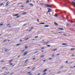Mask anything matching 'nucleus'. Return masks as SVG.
I'll return each mask as SVG.
<instances>
[{"label":"nucleus","instance_id":"obj_1","mask_svg":"<svg viewBox=\"0 0 75 75\" xmlns=\"http://www.w3.org/2000/svg\"><path fill=\"white\" fill-rule=\"evenodd\" d=\"M44 6H45L46 7H49L51 8L52 7L51 5H49L48 4H45Z\"/></svg>","mask_w":75,"mask_h":75},{"label":"nucleus","instance_id":"obj_2","mask_svg":"<svg viewBox=\"0 0 75 75\" xmlns=\"http://www.w3.org/2000/svg\"><path fill=\"white\" fill-rule=\"evenodd\" d=\"M47 9L48 10V11H47V13H48L49 12H51L52 11V10L50 8H47Z\"/></svg>","mask_w":75,"mask_h":75},{"label":"nucleus","instance_id":"obj_3","mask_svg":"<svg viewBox=\"0 0 75 75\" xmlns=\"http://www.w3.org/2000/svg\"><path fill=\"white\" fill-rule=\"evenodd\" d=\"M33 29H34V27H32L31 28V29L29 30V32H30V31H32Z\"/></svg>","mask_w":75,"mask_h":75},{"label":"nucleus","instance_id":"obj_4","mask_svg":"<svg viewBox=\"0 0 75 75\" xmlns=\"http://www.w3.org/2000/svg\"><path fill=\"white\" fill-rule=\"evenodd\" d=\"M54 16L56 17H58V16L57 15V13H55Z\"/></svg>","mask_w":75,"mask_h":75},{"label":"nucleus","instance_id":"obj_5","mask_svg":"<svg viewBox=\"0 0 75 75\" xmlns=\"http://www.w3.org/2000/svg\"><path fill=\"white\" fill-rule=\"evenodd\" d=\"M8 3H9V1H8L6 3V6H8Z\"/></svg>","mask_w":75,"mask_h":75},{"label":"nucleus","instance_id":"obj_6","mask_svg":"<svg viewBox=\"0 0 75 75\" xmlns=\"http://www.w3.org/2000/svg\"><path fill=\"white\" fill-rule=\"evenodd\" d=\"M27 54V52H25L24 53V54H23V56H25V55H26V54Z\"/></svg>","mask_w":75,"mask_h":75},{"label":"nucleus","instance_id":"obj_7","mask_svg":"<svg viewBox=\"0 0 75 75\" xmlns=\"http://www.w3.org/2000/svg\"><path fill=\"white\" fill-rule=\"evenodd\" d=\"M75 48H71L70 49V51H74V50H75Z\"/></svg>","mask_w":75,"mask_h":75},{"label":"nucleus","instance_id":"obj_8","mask_svg":"<svg viewBox=\"0 0 75 75\" xmlns=\"http://www.w3.org/2000/svg\"><path fill=\"white\" fill-rule=\"evenodd\" d=\"M59 30H64V29L62 28H58Z\"/></svg>","mask_w":75,"mask_h":75},{"label":"nucleus","instance_id":"obj_9","mask_svg":"<svg viewBox=\"0 0 75 75\" xmlns=\"http://www.w3.org/2000/svg\"><path fill=\"white\" fill-rule=\"evenodd\" d=\"M57 55V54H53L52 55V57H55V56H54V55Z\"/></svg>","mask_w":75,"mask_h":75},{"label":"nucleus","instance_id":"obj_10","mask_svg":"<svg viewBox=\"0 0 75 75\" xmlns=\"http://www.w3.org/2000/svg\"><path fill=\"white\" fill-rule=\"evenodd\" d=\"M68 44L67 43H63L62 44V45H67Z\"/></svg>","mask_w":75,"mask_h":75},{"label":"nucleus","instance_id":"obj_11","mask_svg":"<svg viewBox=\"0 0 75 75\" xmlns=\"http://www.w3.org/2000/svg\"><path fill=\"white\" fill-rule=\"evenodd\" d=\"M28 61V59H27L25 62L24 63H27V62Z\"/></svg>","mask_w":75,"mask_h":75},{"label":"nucleus","instance_id":"obj_12","mask_svg":"<svg viewBox=\"0 0 75 75\" xmlns=\"http://www.w3.org/2000/svg\"><path fill=\"white\" fill-rule=\"evenodd\" d=\"M43 57H44V55H42L40 57V58H42Z\"/></svg>","mask_w":75,"mask_h":75},{"label":"nucleus","instance_id":"obj_13","mask_svg":"<svg viewBox=\"0 0 75 75\" xmlns=\"http://www.w3.org/2000/svg\"><path fill=\"white\" fill-rule=\"evenodd\" d=\"M27 14V12H24V13H22V14H23V15H25Z\"/></svg>","mask_w":75,"mask_h":75},{"label":"nucleus","instance_id":"obj_14","mask_svg":"<svg viewBox=\"0 0 75 75\" xmlns=\"http://www.w3.org/2000/svg\"><path fill=\"white\" fill-rule=\"evenodd\" d=\"M56 50H57V48H56L54 50H53L52 51H56Z\"/></svg>","mask_w":75,"mask_h":75},{"label":"nucleus","instance_id":"obj_15","mask_svg":"<svg viewBox=\"0 0 75 75\" xmlns=\"http://www.w3.org/2000/svg\"><path fill=\"white\" fill-rule=\"evenodd\" d=\"M45 23H39V24H44Z\"/></svg>","mask_w":75,"mask_h":75},{"label":"nucleus","instance_id":"obj_16","mask_svg":"<svg viewBox=\"0 0 75 75\" xmlns=\"http://www.w3.org/2000/svg\"><path fill=\"white\" fill-rule=\"evenodd\" d=\"M6 68V67H2V68H1V69H5V68Z\"/></svg>","mask_w":75,"mask_h":75},{"label":"nucleus","instance_id":"obj_17","mask_svg":"<svg viewBox=\"0 0 75 75\" xmlns=\"http://www.w3.org/2000/svg\"><path fill=\"white\" fill-rule=\"evenodd\" d=\"M3 4H4V3H1V4H0V6H3Z\"/></svg>","mask_w":75,"mask_h":75},{"label":"nucleus","instance_id":"obj_18","mask_svg":"<svg viewBox=\"0 0 75 75\" xmlns=\"http://www.w3.org/2000/svg\"><path fill=\"white\" fill-rule=\"evenodd\" d=\"M54 24L55 25H57V26L58 25V23H57L55 22H54Z\"/></svg>","mask_w":75,"mask_h":75},{"label":"nucleus","instance_id":"obj_19","mask_svg":"<svg viewBox=\"0 0 75 75\" xmlns=\"http://www.w3.org/2000/svg\"><path fill=\"white\" fill-rule=\"evenodd\" d=\"M30 6H34V5L30 3Z\"/></svg>","mask_w":75,"mask_h":75},{"label":"nucleus","instance_id":"obj_20","mask_svg":"<svg viewBox=\"0 0 75 75\" xmlns=\"http://www.w3.org/2000/svg\"><path fill=\"white\" fill-rule=\"evenodd\" d=\"M18 15V13H17V14L15 15H13V16H17Z\"/></svg>","mask_w":75,"mask_h":75},{"label":"nucleus","instance_id":"obj_21","mask_svg":"<svg viewBox=\"0 0 75 75\" xmlns=\"http://www.w3.org/2000/svg\"><path fill=\"white\" fill-rule=\"evenodd\" d=\"M4 62V60H1L0 61V62L1 63H2L3 62Z\"/></svg>","mask_w":75,"mask_h":75},{"label":"nucleus","instance_id":"obj_22","mask_svg":"<svg viewBox=\"0 0 75 75\" xmlns=\"http://www.w3.org/2000/svg\"><path fill=\"white\" fill-rule=\"evenodd\" d=\"M21 44H18L16 45V46H19V45H20Z\"/></svg>","mask_w":75,"mask_h":75},{"label":"nucleus","instance_id":"obj_23","mask_svg":"<svg viewBox=\"0 0 75 75\" xmlns=\"http://www.w3.org/2000/svg\"><path fill=\"white\" fill-rule=\"evenodd\" d=\"M47 69H46L43 71V72H46V71H47Z\"/></svg>","mask_w":75,"mask_h":75},{"label":"nucleus","instance_id":"obj_24","mask_svg":"<svg viewBox=\"0 0 75 75\" xmlns=\"http://www.w3.org/2000/svg\"><path fill=\"white\" fill-rule=\"evenodd\" d=\"M25 48L26 49H27V48H28V47L27 46H25Z\"/></svg>","mask_w":75,"mask_h":75},{"label":"nucleus","instance_id":"obj_25","mask_svg":"<svg viewBox=\"0 0 75 75\" xmlns=\"http://www.w3.org/2000/svg\"><path fill=\"white\" fill-rule=\"evenodd\" d=\"M31 71H30V72H28V73H27V74H31Z\"/></svg>","mask_w":75,"mask_h":75},{"label":"nucleus","instance_id":"obj_26","mask_svg":"<svg viewBox=\"0 0 75 75\" xmlns=\"http://www.w3.org/2000/svg\"><path fill=\"white\" fill-rule=\"evenodd\" d=\"M72 3L73 4H74V5H75V2H72Z\"/></svg>","mask_w":75,"mask_h":75},{"label":"nucleus","instance_id":"obj_27","mask_svg":"<svg viewBox=\"0 0 75 75\" xmlns=\"http://www.w3.org/2000/svg\"><path fill=\"white\" fill-rule=\"evenodd\" d=\"M45 27H49V25H45L44 26Z\"/></svg>","mask_w":75,"mask_h":75},{"label":"nucleus","instance_id":"obj_28","mask_svg":"<svg viewBox=\"0 0 75 75\" xmlns=\"http://www.w3.org/2000/svg\"><path fill=\"white\" fill-rule=\"evenodd\" d=\"M38 36H35V38H38Z\"/></svg>","mask_w":75,"mask_h":75},{"label":"nucleus","instance_id":"obj_29","mask_svg":"<svg viewBox=\"0 0 75 75\" xmlns=\"http://www.w3.org/2000/svg\"><path fill=\"white\" fill-rule=\"evenodd\" d=\"M29 0H27V1L26 2V3H29Z\"/></svg>","mask_w":75,"mask_h":75},{"label":"nucleus","instance_id":"obj_30","mask_svg":"<svg viewBox=\"0 0 75 75\" xmlns=\"http://www.w3.org/2000/svg\"><path fill=\"white\" fill-rule=\"evenodd\" d=\"M52 59V58H50L49 59H48L50 61V60H51V59Z\"/></svg>","mask_w":75,"mask_h":75},{"label":"nucleus","instance_id":"obj_31","mask_svg":"<svg viewBox=\"0 0 75 75\" xmlns=\"http://www.w3.org/2000/svg\"><path fill=\"white\" fill-rule=\"evenodd\" d=\"M6 41H7V39H5L4 41H3V42H6Z\"/></svg>","mask_w":75,"mask_h":75},{"label":"nucleus","instance_id":"obj_32","mask_svg":"<svg viewBox=\"0 0 75 75\" xmlns=\"http://www.w3.org/2000/svg\"><path fill=\"white\" fill-rule=\"evenodd\" d=\"M37 52H38V51H37L35 52L34 53V54H36V53H37Z\"/></svg>","mask_w":75,"mask_h":75},{"label":"nucleus","instance_id":"obj_33","mask_svg":"<svg viewBox=\"0 0 75 75\" xmlns=\"http://www.w3.org/2000/svg\"><path fill=\"white\" fill-rule=\"evenodd\" d=\"M70 22H71V23H74V21H71Z\"/></svg>","mask_w":75,"mask_h":75},{"label":"nucleus","instance_id":"obj_34","mask_svg":"<svg viewBox=\"0 0 75 75\" xmlns=\"http://www.w3.org/2000/svg\"><path fill=\"white\" fill-rule=\"evenodd\" d=\"M63 35L64 36H67V35L65 34H63Z\"/></svg>","mask_w":75,"mask_h":75},{"label":"nucleus","instance_id":"obj_35","mask_svg":"<svg viewBox=\"0 0 75 75\" xmlns=\"http://www.w3.org/2000/svg\"><path fill=\"white\" fill-rule=\"evenodd\" d=\"M27 24L25 23V24L24 25H23V26H25V25H27Z\"/></svg>","mask_w":75,"mask_h":75},{"label":"nucleus","instance_id":"obj_36","mask_svg":"<svg viewBox=\"0 0 75 75\" xmlns=\"http://www.w3.org/2000/svg\"><path fill=\"white\" fill-rule=\"evenodd\" d=\"M64 67V66H61L60 67V68H61V69H62V68H63Z\"/></svg>","mask_w":75,"mask_h":75},{"label":"nucleus","instance_id":"obj_37","mask_svg":"<svg viewBox=\"0 0 75 75\" xmlns=\"http://www.w3.org/2000/svg\"><path fill=\"white\" fill-rule=\"evenodd\" d=\"M67 27H68L69 26V24H67Z\"/></svg>","mask_w":75,"mask_h":75},{"label":"nucleus","instance_id":"obj_38","mask_svg":"<svg viewBox=\"0 0 75 75\" xmlns=\"http://www.w3.org/2000/svg\"><path fill=\"white\" fill-rule=\"evenodd\" d=\"M8 49H6L5 50V51H8Z\"/></svg>","mask_w":75,"mask_h":75},{"label":"nucleus","instance_id":"obj_39","mask_svg":"<svg viewBox=\"0 0 75 75\" xmlns=\"http://www.w3.org/2000/svg\"><path fill=\"white\" fill-rule=\"evenodd\" d=\"M47 46L48 47H50V45H47Z\"/></svg>","mask_w":75,"mask_h":75},{"label":"nucleus","instance_id":"obj_40","mask_svg":"<svg viewBox=\"0 0 75 75\" xmlns=\"http://www.w3.org/2000/svg\"><path fill=\"white\" fill-rule=\"evenodd\" d=\"M37 21H38V22H39V19H37Z\"/></svg>","mask_w":75,"mask_h":75},{"label":"nucleus","instance_id":"obj_41","mask_svg":"<svg viewBox=\"0 0 75 75\" xmlns=\"http://www.w3.org/2000/svg\"><path fill=\"white\" fill-rule=\"evenodd\" d=\"M13 61V59H11V60H9V62H11V61Z\"/></svg>","mask_w":75,"mask_h":75},{"label":"nucleus","instance_id":"obj_42","mask_svg":"<svg viewBox=\"0 0 75 75\" xmlns=\"http://www.w3.org/2000/svg\"><path fill=\"white\" fill-rule=\"evenodd\" d=\"M18 17H20V16H18L16 17V18H18Z\"/></svg>","mask_w":75,"mask_h":75},{"label":"nucleus","instance_id":"obj_43","mask_svg":"<svg viewBox=\"0 0 75 75\" xmlns=\"http://www.w3.org/2000/svg\"><path fill=\"white\" fill-rule=\"evenodd\" d=\"M41 49H44V47H42V48H41Z\"/></svg>","mask_w":75,"mask_h":75},{"label":"nucleus","instance_id":"obj_44","mask_svg":"<svg viewBox=\"0 0 75 75\" xmlns=\"http://www.w3.org/2000/svg\"><path fill=\"white\" fill-rule=\"evenodd\" d=\"M3 25V24H0V25Z\"/></svg>","mask_w":75,"mask_h":75},{"label":"nucleus","instance_id":"obj_45","mask_svg":"<svg viewBox=\"0 0 75 75\" xmlns=\"http://www.w3.org/2000/svg\"><path fill=\"white\" fill-rule=\"evenodd\" d=\"M45 74H46V73H45L43 75H45Z\"/></svg>","mask_w":75,"mask_h":75},{"label":"nucleus","instance_id":"obj_46","mask_svg":"<svg viewBox=\"0 0 75 75\" xmlns=\"http://www.w3.org/2000/svg\"><path fill=\"white\" fill-rule=\"evenodd\" d=\"M35 59V58H33V60H34Z\"/></svg>","mask_w":75,"mask_h":75},{"label":"nucleus","instance_id":"obj_47","mask_svg":"<svg viewBox=\"0 0 75 75\" xmlns=\"http://www.w3.org/2000/svg\"><path fill=\"white\" fill-rule=\"evenodd\" d=\"M35 67H34V68H33V69H35Z\"/></svg>","mask_w":75,"mask_h":75},{"label":"nucleus","instance_id":"obj_48","mask_svg":"<svg viewBox=\"0 0 75 75\" xmlns=\"http://www.w3.org/2000/svg\"><path fill=\"white\" fill-rule=\"evenodd\" d=\"M29 39L28 38H27L26 39H25L26 40H28Z\"/></svg>","mask_w":75,"mask_h":75},{"label":"nucleus","instance_id":"obj_49","mask_svg":"<svg viewBox=\"0 0 75 75\" xmlns=\"http://www.w3.org/2000/svg\"><path fill=\"white\" fill-rule=\"evenodd\" d=\"M10 25V23L8 24V25H7V26H8V25Z\"/></svg>","mask_w":75,"mask_h":75},{"label":"nucleus","instance_id":"obj_50","mask_svg":"<svg viewBox=\"0 0 75 75\" xmlns=\"http://www.w3.org/2000/svg\"><path fill=\"white\" fill-rule=\"evenodd\" d=\"M13 63H11V64H10V65H13Z\"/></svg>","mask_w":75,"mask_h":75},{"label":"nucleus","instance_id":"obj_51","mask_svg":"<svg viewBox=\"0 0 75 75\" xmlns=\"http://www.w3.org/2000/svg\"><path fill=\"white\" fill-rule=\"evenodd\" d=\"M24 7V6H21V7Z\"/></svg>","mask_w":75,"mask_h":75},{"label":"nucleus","instance_id":"obj_52","mask_svg":"<svg viewBox=\"0 0 75 75\" xmlns=\"http://www.w3.org/2000/svg\"><path fill=\"white\" fill-rule=\"evenodd\" d=\"M56 55H59V54H56Z\"/></svg>","mask_w":75,"mask_h":75},{"label":"nucleus","instance_id":"obj_53","mask_svg":"<svg viewBox=\"0 0 75 75\" xmlns=\"http://www.w3.org/2000/svg\"><path fill=\"white\" fill-rule=\"evenodd\" d=\"M62 17H63V18H65V17L62 16Z\"/></svg>","mask_w":75,"mask_h":75},{"label":"nucleus","instance_id":"obj_54","mask_svg":"<svg viewBox=\"0 0 75 75\" xmlns=\"http://www.w3.org/2000/svg\"><path fill=\"white\" fill-rule=\"evenodd\" d=\"M68 61H66V63H68Z\"/></svg>","mask_w":75,"mask_h":75},{"label":"nucleus","instance_id":"obj_55","mask_svg":"<svg viewBox=\"0 0 75 75\" xmlns=\"http://www.w3.org/2000/svg\"><path fill=\"white\" fill-rule=\"evenodd\" d=\"M21 55L19 56L18 57V58H19V57H20Z\"/></svg>","mask_w":75,"mask_h":75},{"label":"nucleus","instance_id":"obj_56","mask_svg":"<svg viewBox=\"0 0 75 75\" xmlns=\"http://www.w3.org/2000/svg\"><path fill=\"white\" fill-rule=\"evenodd\" d=\"M41 52H44V50H42V51H41Z\"/></svg>","mask_w":75,"mask_h":75},{"label":"nucleus","instance_id":"obj_57","mask_svg":"<svg viewBox=\"0 0 75 75\" xmlns=\"http://www.w3.org/2000/svg\"><path fill=\"white\" fill-rule=\"evenodd\" d=\"M30 67H28L27 68H28V69H30Z\"/></svg>","mask_w":75,"mask_h":75},{"label":"nucleus","instance_id":"obj_58","mask_svg":"<svg viewBox=\"0 0 75 75\" xmlns=\"http://www.w3.org/2000/svg\"><path fill=\"white\" fill-rule=\"evenodd\" d=\"M42 4V5H44V4Z\"/></svg>","mask_w":75,"mask_h":75},{"label":"nucleus","instance_id":"obj_59","mask_svg":"<svg viewBox=\"0 0 75 75\" xmlns=\"http://www.w3.org/2000/svg\"><path fill=\"white\" fill-rule=\"evenodd\" d=\"M9 73V72L8 73H7L6 74H8Z\"/></svg>","mask_w":75,"mask_h":75},{"label":"nucleus","instance_id":"obj_60","mask_svg":"<svg viewBox=\"0 0 75 75\" xmlns=\"http://www.w3.org/2000/svg\"><path fill=\"white\" fill-rule=\"evenodd\" d=\"M14 65H13L12 67H14Z\"/></svg>","mask_w":75,"mask_h":75},{"label":"nucleus","instance_id":"obj_61","mask_svg":"<svg viewBox=\"0 0 75 75\" xmlns=\"http://www.w3.org/2000/svg\"><path fill=\"white\" fill-rule=\"evenodd\" d=\"M30 24L29 23L28 24V25H29Z\"/></svg>","mask_w":75,"mask_h":75},{"label":"nucleus","instance_id":"obj_62","mask_svg":"<svg viewBox=\"0 0 75 75\" xmlns=\"http://www.w3.org/2000/svg\"><path fill=\"white\" fill-rule=\"evenodd\" d=\"M20 41H22V40H20Z\"/></svg>","mask_w":75,"mask_h":75},{"label":"nucleus","instance_id":"obj_63","mask_svg":"<svg viewBox=\"0 0 75 75\" xmlns=\"http://www.w3.org/2000/svg\"><path fill=\"white\" fill-rule=\"evenodd\" d=\"M45 60H43V62H45Z\"/></svg>","mask_w":75,"mask_h":75},{"label":"nucleus","instance_id":"obj_64","mask_svg":"<svg viewBox=\"0 0 75 75\" xmlns=\"http://www.w3.org/2000/svg\"><path fill=\"white\" fill-rule=\"evenodd\" d=\"M74 54L72 55V57H74Z\"/></svg>","mask_w":75,"mask_h":75}]
</instances>
